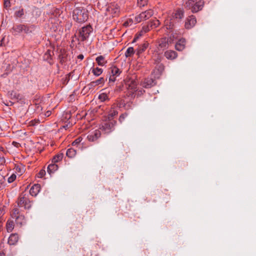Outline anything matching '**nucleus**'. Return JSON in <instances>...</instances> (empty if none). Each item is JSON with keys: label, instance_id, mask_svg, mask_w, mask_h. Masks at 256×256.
Wrapping results in <instances>:
<instances>
[{"label": "nucleus", "instance_id": "1", "mask_svg": "<svg viewBox=\"0 0 256 256\" xmlns=\"http://www.w3.org/2000/svg\"><path fill=\"white\" fill-rule=\"evenodd\" d=\"M72 16L77 22H84L88 18V10L82 8H76L73 10Z\"/></svg>", "mask_w": 256, "mask_h": 256}, {"label": "nucleus", "instance_id": "2", "mask_svg": "<svg viewBox=\"0 0 256 256\" xmlns=\"http://www.w3.org/2000/svg\"><path fill=\"white\" fill-rule=\"evenodd\" d=\"M164 27L170 34V36L176 37V35L178 33L177 28L179 27V24L178 22L170 17L165 20Z\"/></svg>", "mask_w": 256, "mask_h": 256}, {"label": "nucleus", "instance_id": "3", "mask_svg": "<svg viewBox=\"0 0 256 256\" xmlns=\"http://www.w3.org/2000/svg\"><path fill=\"white\" fill-rule=\"evenodd\" d=\"M35 30V26L34 25L27 26L24 24H16L12 28V32L14 35H16L20 33L30 34L34 32Z\"/></svg>", "mask_w": 256, "mask_h": 256}, {"label": "nucleus", "instance_id": "4", "mask_svg": "<svg viewBox=\"0 0 256 256\" xmlns=\"http://www.w3.org/2000/svg\"><path fill=\"white\" fill-rule=\"evenodd\" d=\"M204 4V2L202 0L196 2V0H188L184 4V7L187 10H191L192 12L194 13L201 10Z\"/></svg>", "mask_w": 256, "mask_h": 256}, {"label": "nucleus", "instance_id": "5", "mask_svg": "<svg viewBox=\"0 0 256 256\" xmlns=\"http://www.w3.org/2000/svg\"><path fill=\"white\" fill-rule=\"evenodd\" d=\"M32 202L29 198L28 194L22 193L18 200L17 204L19 207H24V209H30L32 206Z\"/></svg>", "mask_w": 256, "mask_h": 256}, {"label": "nucleus", "instance_id": "6", "mask_svg": "<svg viewBox=\"0 0 256 256\" xmlns=\"http://www.w3.org/2000/svg\"><path fill=\"white\" fill-rule=\"evenodd\" d=\"M137 82L134 79L129 78L126 82V86L128 90L129 96H135L134 94L138 90Z\"/></svg>", "mask_w": 256, "mask_h": 256}, {"label": "nucleus", "instance_id": "7", "mask_svg": "<svg viewBox=\"0 0 256 256\" xmlns=\"http://www.w3.org/2000/svg\"><path fill=\"white\" fill-rule=\"evenodd\" d=\"M92 32V28L90 25L82 27L79 30V36L82 41L86 40Z\"/></svg>", "mask_w": 256, "mask_h": 256}, {"label": "nucleus", "instance_id": "8", "mask_svg": "<svg viewBox=\"0 0 256 256\" xmlns=\"http://www.w3.org/2000/svg\"><path fill=\"white\" fill-rule=\"evenodd\" d=\"M116 124V120H110L106 119L102 124L101 128L106 132L110 133L114 129V126Z\"/></svg>", "mask_w": 256, "mask_h": 256}, {"label": "nucleus", "instance_id": "9", "mask_svg": "<svg viewBox=\"0 0 256 256\" xmlns=\"http://www.w3.org/2000/svg\"><path fill=\"white\" fill-rule=\"evenodd\" d=\"M154 14V12L152 10H148L141 12L139 15L136 16L135 20L136 23L140 22L142 20H145L150 18Z\"/></svg>", "mask_w": 256, "mask_h": 256}, {"label": "nucleus", "instance_id": "10", "mask_svg": "<svg viewBox=\"0 0 256 256\" xmlns=\"http://www.w3.org/2000/svg\"><path fill=\"white\" fill-rule=\"evenodd\" d=\"M184 17V11L182 9L178 8L174 12L172 13L170 16L172 20H174L180 24L182 20Z\"/></svg>", "mask_w": 256, "mask_h": 256}, {"label": "nucleus", "instance_id": "11", "mask_svg": "<svg viewBox=\"0 0 256 256\" xmlns=\"http://www.w3.org/2000/svg\"><path fill=\"white\" fill-rule=\"evenodd\" d=\"M196 22V20L194 16H188L185 22L184 26L186 29H190L193 28Z\"/></svg>", "mask_w": 256, "mask_h": 256}, {"label": "nucleus", "instance_id": "12", "mask_svg": "<svg viewBox=\"0 0 256 256\" xmlns=\"http://www.w3.org/2000/svg\"><path fill=\"white\" fill-rule=\"evenodd\" d=\"M101 136V132L100 130H96L94 132H90L88 136V140L90 142H96Z\"/></svg>", "mask_w": 256, "mask_h": 256}, {"label": "nucleus", "instance_id": "13", "mask_svg": "<svg viewBox=\"0 0 256 256\" xmlns=\"http://www.w3.org/2000/svg\"><path fill=\"white\" fill-rule=\"evenodd\" d=\"M156 84L155 80L152 78H145L142 82L141 85L142 86V87L148 88L154 86Z\"/></svg>", "mask_w": 256, "mask_h": 256}, {"label": "nucleus", "instance_id": "14", "mask_svg": "<svg viewBox=\"0 0 256 256\" xmlns=\"http://www.w3.org/2000/svg\"><path fill=\"white\" fill-rule=\"evenodd\" d=\"M11 216L13 218L16 219V223H22L21 221H19V220L23 219L24 218V216L20 214L19 213L18 210L17 208H15L13 210L12 213L11 214Z\"/></svg>", "mask_w": 256, "mask_h": 256}, {"label": "nucleus", "instance_id": "15", "mask_svg": "<svg viewBox=\"0 0 256 256\" xmlns=\"http://www.w3.org/2000/svg\"><path fill=\"white\" fill-rule=\"evenodd\" d=\"M40 190V184H35L30 190V194L32 196H36Z\"/></svg>", "mask_w": 256, "mask_h": 256}, {"label": "nucleus", "instance_id": "16", "mask_svg": "<svg viewBox=\"0 0 256 256\" xmlns=\"http://www.w3.org/2000/svg\"><path fill=\"white\" fill-rule=\"evenodd\" d=\"M18 234H12L8 238V244L10 245H14L18 242Z\"/></svg>", "mask_w": 256, "mask_h": 256}, {"label": "nucleus", "instance_id": "17", "mask_svg": "<svg viewBox=\"0 0 256 256\" xmlns=\"http://www.w3.org/2000/svg\"><path fill=\"white\" fill-rule=\"evenodd\" d=\"M109 72L113 76H118L120 74L122 71L116 66H112L109 68Z\"/></svg>", "mask_w": 256, "mask_h": 256}, {"label": "nucleus", "instance_id": "18", "mask_svg": "<svg viewBox=\"0 0 256 256\" xmlns=\"http://www.w3.org/2000/svg\"><path fill=\"white\" fill-rule=\"evenodd\" d=\"M164 56L168 59L174 60L177 57V53L173 50H168L164 52Z\"/></svg>", "mask_w": 256, "mask_h": 256}, {"label": "nucleus", "instance_id": "19", "mask_svg": "<svg viewBox=\"0 0 256 256\" xmlns=\"http://www.w3.org/2000/svg\"><path fill=\"white\" fill-rule=\"evenodd\" d=\"M118 114V112L114 109V108H112L108 112V116L106 119L114 120L113 118Z\"/></svg>", "mask_w": 256, "mask_h": 256}, {"label": "nucleus", "instance_id": "20", "mask_svg": "<svg viewBox=\"0 0 256 256\" xmlns=\"http://www.w3.org/2000/svg\"><path fill=\"white\" fill-rule=\"evenodd\" d=\"M176 49L178 51L182 50L185 48V40H180L175 46Z\"/></svg>", "mask_w": 256, "mask_h": 256}, {"label": "nucleus", "instance_id": "21", "mask_svg": "<svg viewBox=\"0 0 256 256\" xmlns=\"http://www.w3.org/2000/svg\"><path fill=\"white\" fill-rule=\"evenodd\" d=\"M148 43L146 42H144L143 44L140 45L137 48L136 54L139 56L146 49V48L148 47Z\"/></svg>", "mask_w": 256, "mask_h": 256}, {"label": "nucleus", "instance_id": "22", "mask_svg": "<svg viewBox=\"0 0 256 256\" xmlns=\"http://www.w3.org/2000/svg\"><path fill=\"white\" fill-rule=\"evenodd\" d=\"M151 29L157 28L160 24V21L157 19H154L148 23Z\"/></svg>", "mask_w": 256, "mask_h": 256}, {"label": "nucleus", "instance_id": "23", "mask_svg": "<svg viewBox=\"0 0 256 256\" xmlns=\"http://www.w3.org/2000/svg\"><path fill=\"white\" fill-rule=\"evenodd\" d=\"M56 164V163H52L48 165V172L50 174L54 173L58 169V166Z\"/></svg>", "mask_w": 256, "mask_h": 256}, {"label": "nucleus", "instance_id": "24", "mask_svg": "<svg viewBox=\"0 0 256 256\" xmlns=\"http://www.w3.org/2000/svg\"><path fill=\"white\" fill-rule=\"evenodd\" d=\"M64 155V154L63 152H60L54 156L52 158V163H56L60 161L62 159Z\"/></svg>", "mask_w": 256, "mask_h": 256}, {"label": "nucleus", "instance_id": "25", "mask_svg": "<svg viewBox=\"0 0 256 256\" xmlns=\"http://www.w3.org/2000/svg\"><path fill=\"white\" fill-rule=\"evenodd\" d=\"M96 62L100 66H104L106 63V61L104 60V57L103 56H100L96 59Z\"/></svg>", "mask_w": 256, "mask_h": 256}, {"label": "nucleus", "instance_id": "26", "mask_svg": "<svg viewBox=\"0 0 256 256\" xmlns=\"http://www.w3.org/2000/svg\"><path fill=\"white\" fill-rule=\"evenodd\" d=\"M76 154V150L73 148H68L66 152V155L68 157L72 158Z\"/></svg>", "mask_w": 256, "mask_h": 256}, {"label": "nucleus", "instance_id": "27", "mask_svg": "<svg viewBox=\"0 0 256 256\" xmlns=\"http://www.w3.org/2000/svg\"><path fill=\"white\" fill-rule=\"evenodd\" d=\"M134 53V49L132 47H129L125 52V56L126 58L132 56Z\"/></svg>", "mask_w": 256, "mask_h": 256}, {"label": "nucleus", "instance_id": "28", "mask_svg": "<svg viewBox=\"0 0 256 256\" xmlns=\"http://www.w3.org/2000/svg\"><path fill=\"white\" fill-rule=\"evenodd\" d=\"M92 72L96 76H99L102 72V70L98 67L96 68H92Z\"/></svg>", "mask_w": 256, "mask_h": 256}, {"label": "nucleus", "instance_id": "29", "mask_svg": "<svg viewBox=\"0 0 256 256\" xmlns=\"http://www.w3.org/2000/svg\"><path fill=\"white\" fill-rule=\"evenodd\" d=\"M98 98L102 102H104L108 100V96L106 94L102 93L99 95Z\"/></svg>", "mask_w": 256, "mask_h": 256}, {"label": "nucleus", "instance_id": "30", "mask_svg": "<svg viewBox=\"0 0 256 256\" xmlns=\"http://www.w3.org/2000/svg\"><path fill=\"white\" fill-rule=\"evenodd\" d=\"M82 138L81 136H79L77 138H76L72 142V146H78L82 141Z\"/></svg>", "mask_w": 256, "mask_h": 256}, {"label": "nucleus", "instance_id": "31", "mask_svg": "<svg viewBox=\"0 0 256 256\" xmlns=\"http://www.w3.org/2000/svg\"><path fill=\"white\" fill-rule=\"evenodd\" d=\"M159 46L162 48H166L168 46V43L166 42V39L162 40L160 42Z\"/></svg>", "mask_w": 256, "mask_h": 256}, {"label": "nucleus", "instance_id": "32", "mask_svg": "<svg viewBox=\"0 0 256 256\" xmlns=\"http://www.w3.org/2000/svg\"><path fill=\"white\" fill-rule=\"evenodd\" d=\"M6 228L8 232H11L14 228V224L12 222H8L6 224Z\"/></svg>", "mask_w": 256, "mask_h": 256}, {"label": "nucleus", "instance_id": "33", "mask_svg": "<svg viewBox=\"0 0 256 256\" xmlns=\"http://www.w3.org/2000/svg\"><path fill=\"white\" fill-rule=\"evenodd\" d=\"M128 114L127 112H124V114H122L119 117V119H118V120L119 122L122 123V122L125 118L128 116Z\"/></svg>", "mask_w": 256, "mask_h": 256}, {"label": "nucleus", "instance_id": "34", "mask_svg": "<svg viewBox=\"0 0 256 256\" xmlns=\"http://www.w3.org/2000/svg\"><path fill=\"white\" fill-rule=\"evenodd\" d=\"M150 29L151 28H150V26H149L148 24L146 26H143L142 30H141V32L146 33V32H148Z\"/></svg>", "mask_w": 256, "mask_h": 256}, {"label": "nucleus", "instance_id": "35", "mask_svg": "<svg viewBox=\"0 0 256 256\" xmlns=\"http://www.w3.org/2000/svg\"><path fill=\"white\" fill-rule=\"evenodd\" d=\"M148 0H138V4L140 6H144L147 4Z\"/></svg>", "mask_w": 256, "mask_h": 256}, {"label": "nucleus", "instance_id": "36", "mask_svg": "<svg viewBox=\"0 0 256 256\" xmlns=\"http://www.w3.org/2000/svg\"><path fill=\"white\" fill-rule=\"evenodd\" d=\"M11 98L14 100H17L18 98V96L14 92H12L10 94Z\"/></svg>", "mask_w": 256, "mask_h": 256}, {"label": "nucleus", "instance_id": "37", "mask_svg": "<svg viewBox=\"0 0 256 256\" xmlns=\"http://www.w3.org/2000/svg\"><path fill=\"white\" fill-rule=\"evenodd\" d=\"M16 178V176L14 174H12L11 175L8 180V181L9 183H11L13 182Z\"/></svg>", "mask_w": 256, "mask_h": 256}, {"label": "nucleus", "instance_id": "38", "mask_svg": "<svg viewBox=\"0 0 256 256\" xmlns=\"http://www.w3.org/2000/svg\"><path fill=\"white\" fill-rule=\"evenodd\" d=\"M142 34L143 32H141V31L138 34H137L135 36V37L132 40V42H135Z\"/></svg>", "mask_w": 256, "mask_h": 256}, {"label": "nucleus", "instance_id": "39", "mask_svg": "<svg viewBox=\"0 0 256 256\" xmlns=\"http://www.w3.org/2000/svg\"><path fill=\"white\" fill-rule=\"evenodd\" d=\"M96 84L98 86L104 83V80L103 78H100L98 80H95Z\"/></svg>", "mask_w": 256, "mask_h": 256}, {"label": "nucleus", "instance_id": "40", "mask_svg": "<svg viewBox=\"0 0 256 256\" xmlns=\"http://www.w3.org/2000/svg\"><path fill=\"white\" fill-rule=\"evenodd\" d=\"M116 76L110 74L109 78V82L114 83L116 80Z\"/></svg>", "mask_w": 256, "mask_h": 256}, {"label": "nucleus", "instance_id": "41", "mask_svg": "<svg viewBox=\"0 0 256 256\" xmlns=\"http://www.w3.org/2000/svg\"><path fill=\"white\" fill-rule=\"evenodd\" d=\"M46 174V171L44 170H41L38 174V177L42 178Z\"/></svg>", "mask_w": 256, "mask_h": 256}, {"label": "nucleus", "instance_id": "42", "mask_svg": "<svg viewBox=\"0 0 256 256\" xmlns=\"http://www.w3.org/2000/svg\"><path fill=\"white\" fill-rule=\"evenodd\" d=\"M16 16L20 18L24 14L23 10H19L16 12Z\"/></svg>", "mask_w": 256, "mask_h": 256}, {"label": "nucleus", "instance_id": "43", "mask_svg": "<svg viewBox=\"0 0 256 256\" xmlns=\"http://www.w3.org/2000/svg\"><path fill=\"white\" fill-rule=\"evenodd\" d=\"M125 105H126V104L124 102V101L122 100H120V102H118V106L119 108L124 107Z\"/></svg>", "mask_w": 256, "mask_h": 256}, {"label": "nucleus", "instance_id": "44", "mask_svg": "<svg viewBox=\"0 0 256 256\" xmlns=\"http://www.w3.org/2000/svg\"><path fill=\"white\" fill-rule=\"evenodd\" d=\"M4 6L7 8L10 6V0H4Z\"/></svg>", "mask_w": 256, "mask_h": 256}, {"label": "nucleus", "instance_id": "45", "mask_svg": "<svg viewBox=\"0 0 256 256\" xmlns=\"http://www.w3.org/2000/svg\"><path fill=\"white\" fill-rule=\"evenodd\" d=\"M90 87H94L98 86L95 81L92 82L88 85Z\"/></svg>", "mask_w": 256, "mask_h": 256}, {"label": "nucleus", "instance_id": "46", "mask_svg": "<svg viewBox=\"0 0 256 256\" xmlns=\"http://www.w3.org/2000/svg\"><path fill=\"white\" fill-rule=\"evenodd\" d=\"M164 70V66L162 64H160L158 65V70L162 72Z\"/></svg>", "mask_w": 256, "mask_h": 256}, {"label": "nucleus", "instance_id": "47", "mask_svg": "<svg viewBox=\"0 0 256 256\" xmlns=\"http://www.w3.org/2000/svg\"><path fill=\"white\" fill-rule=\"evenodd\" d=\"M5 162V159L4 157H0V164H3Z\"/></svg>", "mask_w": 256, "mask_h": 256}, {"label": "nucleus", "instance_id": "48", "mask_svg": "<svg viewBox=\"0 0 256 256\" xmlns=\"http://www.w3.org/2000/svg\"><path fill=\"white\" fill-rule=\"evenodd\" d=\"M84 58V56L83 54H79L78 56V59H80V60H83Z\"/></svg>", "mask_w": 256, "mask_h": 256}, {"label": "nucleus", "instance_id": "49", "mask_svg": "<svg viewBox=\"0 0 256 256\" xmlns=\"http://www.w3.org/2000/svg\"><path fill=\"white\" fill-rule=\"evenodd\" d=\"M19 221H20V222L21 221L22 223H18V224H20V225L22 224L25 222L24 218L23 219H20Z\"/></svg>", "mask_w": 256, "mask_h": 256}, {"label": "nucleus", "instance_id": "50", "mask_svg": "<svg viewBox=\"0 0 256 256\" xmlns=\"http://www.w3.org/2000/svg\"><path fill=\"white\" fill-rule=\"evenodd\" d=\"M4 214V210L3 209L0 208V216L3 215Z\"/></svg>", "mask_w": 256, "mask_h": 256}, {"label": "nucleus", "instance_id": "51", "mask_svg": "<svg viewBox=\"0 0 256 256\" xmlns=\"http://www.w3.org/2000/svg\"><path fill=\"white\" fill-rule=\"evenodd\" d=\"M70 75L67 76L66 78V83L67 84L70 80Z\"/></svg>", "mask_w": 256, "mask_h": 256}, {"label": "nucleus", "instance_id": "52", "mask_svg": "<svg viewBox=\"0 0 256 256\" xmlns=\"http://www.w3.org/2000/svg\"><path fill=\"white\" fill-rule=\"evenodd\" d=\"M50 52H48H48H46V54H45L46 56H47V57H48V56H50Z\"/></svg>", "mask_w": 256, "mask_h": 256}, {"label": "nucleus", "instance_id": "53", "mask_svg": "<svg viewBox=\"0 0 256 256\" xmlns=\"http://www.w3.org/2000/svg\"><path fill=\"white\" fill-rule=\"evenodd\" d=\"M64 61V57H62L60 60L61 62H63Z\"/></svg>", "mask_w": 256, "mask_h": 256}, {"label": "nucleus", "instance_id": "54", "mask_svg": "<svg viewBox=\"0 0 256 256\" xmlns=\"http://www.w3.org/2000/svg\"><path fill=\"white\" fill-rule=\"evenodd\" d=\"M46 113H47V114H48V116L50 115V114H49V112H46Z\"/></svg>", "mask_w": 256, "mask_h": 256}, {"label": "nucleus", "instance_id": "55", "mask_svg": "<svg viewBox=\"0 0 256 256\" xmlns=\"http://www.w3.org/2000/svg\"><path fill=\"white\" fill-rule=\"evenodd\" d=\"M140 92L141 94H142V90H140L138 92Z\"/></svg>", "mask_w": 256, "mask_h": 256}, {"label": "nucleus", "instance_id": "56", "mask_svg": "<svg viewBox=\"0 0 256 256\" xmlns=\"http://www.w3.org/2000/svg\"><path fill=\"white\" fill-rule=\"evenodd\" d=\"M18 169V166H16V170Z\"/></svg>", "mask_w": 256, "mask_h": 256}, {"label": "nucleus", "instance_id": "57", "mask_svg": "<svg viewBox=\"0 0 256 256\" xmlns=\"http://www.w3.org/2000/svg\"><path fill=\"white\" fill-rule=\"evenodd\" d=\"M18 169V166H16V170Z\"/></svg>", "mask_w": 256, "mask_h": 256}, {"label": "nucleus", "instance_id": "58", "mask_svg": "<svg viewBox=\"0 0 256 256\" xmlns=\"http://www.w3.org/2000/svg\"><path fill=\"white\" fill-rule=\"evenodd\" d=\"M18 169V166H16V170Z\"/></svg>", "mask_w": 256, "mask_h": 256}, {"label": "nucleus", "instance_id": "59", "mask_svg": "<svg viewBox=\"0 0 256 256\" xmlns=\"http://www.w3.org/2000/svg\"><path fill=\"white\" fill-rule=\"evenodd\" d=\"M2 256L1 255V256Z\"/></svg>", "mask_w": 256, "mask_h": 256}]
</instances>
